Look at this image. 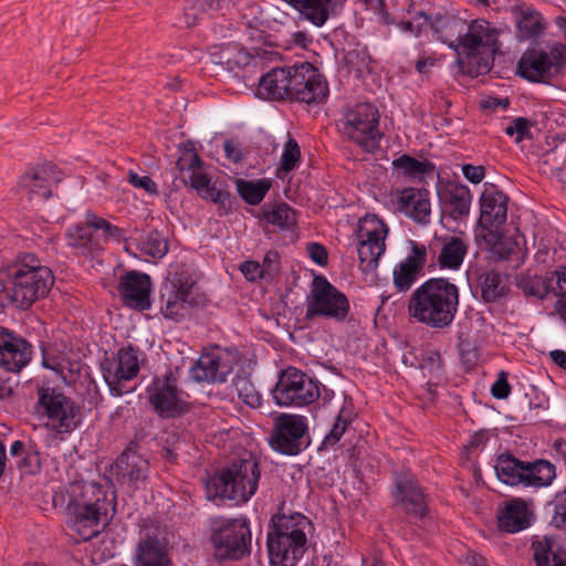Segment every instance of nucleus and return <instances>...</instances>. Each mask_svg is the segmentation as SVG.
<instances>
[{
    "mask_svg": "<svg viewBox=\"0 0 566 566\" xmlns=\"http://www.w3.org/2000/svg\"><path fill=\"white\" fill-rule=\"evenodd\" d=\"M251 531L245 517L210 520V543L217 560H240L251 553Z\"/></svg>",
    "mask_w": 566,
    "mask_h": 566,
    "instance_id": "obj_8",
    "label": "nucleus"
},
{
    "mask_svg": "<svg viewBox=\"0 0 566 566\" xmlns=\"http://www.w3.org/2000/svg\"><path fill=\"white\" fill-rule=\"evenodd\" d=\"M334 392L323 387L317 380L295 367H289L280 374L273 389V399L279 406H307L322 397L331 400Z\"/></svg>",
    "mask_w": 566,
    "mask_h": 566,
    "instance_id": "obj_10",
    "label": "nucleus"
},
{
    "mask_svg": "<svg viewBox=\"0 0 566 566\" xmlns=\"http://www.w3.org/2000/svg\"><path fill=\"white\" fill-rule=\"evenodd\" d=\"M515 21V35L520 41L539 38L545 29V19L539 11L525 2H516L511 8Z\"/></svg>",
    "mask_w": 566,
    "mask_h": 566,
    "instance_id": "obj_28",
    "label": "nucleus"
},
{
    "mask_svg": "<svg viewBox=\"0 0 566 566\" xmlns=\"http://www.w3.org/2000/svg\"><path fill=\"white\" fill-rule=\"evenodd\" d=\"M111 507L107 491L96 482H75L67 490V524L84 542L99 535L109 524Z\"/></svg>",
    "mask_w": 566,
    "mask_h": 566,
    "instance_id": "obj_1",
    "label": "nucleus"
},
{
    "mask_svg": "<svg viewBox=\"0 0 566 566\" xmlns=\"http://www.w3.org/2000/svg\"><path fill=\"white\" fill-rule=\"evenodd\" d=\"M499 527L506 533H516L530 525L526 503L521 499L512 500L497 516Z\"/></svg>",
    "mask_w": 566,
    "mask_h": 566,
    "instance_id": "obj_39",
    "label": "nucleus"
},
{
    "mask_svg": "<svg viewBox=\"0 0 566 566\" xmlns=\"http://www.w3.org/2000/svg\"><path fill=\"white\" fill-rule=\"evenodd\" d=\"M394 167L405 177L422 180L434 171V165L429 160H418L409 155H401L392 161Z\"/></svg>",
    "mask_w": 566,
    "mask_h": 566,
    "instance_id": "obj_46",
    "label": "nucleus"
},
{
    "mask_svg": "<svg viewBox=\"0 0 566 566\" xmlns=\"http://www.w3.org/2000/svg\"><path fill=\"white\" fill-rule=\"evenodd\" d=\"M391 495L395 503L409 516L423 520L428 513V494L413 473L407 470L394 472Z\"/></svg>",
    "mask_w": 566,
    "mask_h": 566,
    "instance_id": "obj_19",
    "label": "nucleus"
},
{
    "mask_svg": "<svg viewBox=\"0 0 566 566\" xmlns=\"http://www.w3.org/2000/svg\"><path fill=\"white\" fill-rule=\"evenodd\" d=\"M532 549L536 566H566V551L552 538L534 541Z\"/></svg>",
    "mask_w": 566,
    "mask_h": 566,
    "instance_id": "obj_40",
    "label": "nucleus"
},
{
    "mask_svg": "<svg viewBox=\"0 0 566 566\" xmlns=\"http://www.w3.org/2000/svg\"><path fill=\"white\" fill-rule=\"evenodd\" d=\"M95 216L87 211L84 222L76 223L67 228L65 232L66 244L81 255L94 256L102 251V240L99 231L93 227L94 221L90 220Z\"/></svg>",
    "mask_w": 566,
    "mask_h": 566,
    "instance_id": "obj_26",
    "label": "nucleus"
},
{
    "mask_svg": "<svg viewBox=\"0 0 566 566\" xmlns=\"http://www.w3.org/2000/svg\"><path fill=\"white\" fill-rule=\"evenodd\" d=\"M308 523V520L298 513L293 515H277L273 518V532L271 533L280 536L281 543L290 539L295 546H305V527Z\"/></svg>",
    "mask_w": 566,
    "mask_h": 566,
    "instance_id": "obj_35",
    "label": "nucleus"
},
{
    "mask_svg": "<svg viewBox=\"0 0 566 566\" xmlns=\"http://www.w3.org/2000/svg\"><path fill=\"white\" fill-rule=\"evenodd\" d=\"M160 303L165 318L180 322L203 306L206 297L189 270L180 268L161 285Z\"/></svg>",
    "mask_w": 566,
    "mask_h": 566,
    "instance_id": "obj_6",
    "label": "nucleus"
},
{
    "mask_svg": "<svg viewBox=\"0 0 566 566\" xmlns=\"http://www.w3.org/2000/svg\"><path fill=\"white\" fill-rule=\"evenodd\" d=\"M60 181V171L54 164L49 163L27 171L20 179V187L30 200H46Z\"/></svg>",
    "mask_w": 566,
    "mask_h": 566,
    "instance_id": "obj_25",
    "label": "nucleus"
},
{
    "mask_svg": "<svg viewBox=\"0 0 566 566\" xmlns=\"http://www.w3.org/2000/svg\"><path fill=\"white\" fill-rule=\"evenodd\" d=\"M6 272L10 300L21 310L45 297L54 283L52 271L32 253L20 255Z\"/></svg>",
    "mask_w": 566,
    "mask_h": 566,
    "instance_id": "obj_3",
    "label": "nucleus"
},
{
    "mask_svg": "<svg viewBox=\"0 0 566 566\" xmlns=\"http://www.w3.org/2000/svg\"><path fill=\"white\" fill-rule=\"evenodd\" d=\"M293 70L294 65L270 70L259 81L258 95L264 98L291 99Z\"/></svg>",
    "mask_w": 566,
    "mask_h": 566,
    "instance_id": "obj_32",
    "label": "nucleus"
},
{
    "mask_svg": "<svg viewBox=\"0 0 566 566\" xmlns=\"http://www.w3.org/2000/svg\"><path fill=\"white\" fill-rule=\"evenodd\" d=\"M429 197L430 192L424 188H406L398 197L399 209L416 222L427 224L431 213Z\"/></svg>",
    "mask_w": 566,
    "mask_h": 566,
    "instance_id": "obj_33",
    "label": "nucleus"
},
{
    "mask_svg": "<svg viewBox=\"0 0 566 566\" xmlns=\"http://www.w3.org/2000/svg\"><path fill=\"white\" fill-rule=\"evenodd\" d=\"M233 386L240 400L247 406L251 408H259L261 406L262 397L249 376L237 375L233 379Z\"/></svg>",
    "mask_w": 566,
    "mask_h": 566,
    "instance_id": "obj_49",
    "label": "nucleus"
},
{
    "mask_svg": "<svg viewBox=\"0 0 566 566\" xmlns=\"http://www.w3.org/2000/svg\"><path fill=\"white\" fill-rule=\"evenodd\" d=\"M478 287L485 303H493L506 293V283L496 270H485L478 275Z\"/></svg>",
    "mask_w": 566,
    "mask_h": 566,
    "instance_id": "obj_41",
    "label": "nucleus"
},
{
    "mask_svg": "<svg viewBox=\"0 0 566 566\" xmlns=\"http://www.w3.org/2000/svg\"><path fill=\"white\" fill-rule=\"evenodd\" d=\"M32 346L21 336L0 326V366L7 371H19L31 360Z\"/></svg>",
    "mask_w": 566,
    "mask_h": 566,
    "instance_id": "obj_24",
    "label": "nucleus"
},
{
    "mask_svg": "<svg viewBox=\"0 0 566 566\" xmlns=\"http://www.w3.org/2000/svg\"><path fill=\"white\" fill-rule=\"evenodd\" d=\"M509 197L494 184L486 182L480 197L479 227L496 235L507 219Z\"/></svg>",
    "mask_w": 566,
    "mask_h": 566,
    "instance_id": "obj_22",
    "label": "nucleus"
},
{
    "mask_svg": "<svg viewBox=\"0 0 566 566\" xmlns=\"http://www.w3.org/2000/svg\"><path fill=\"white\" fill-rule=\"evenodd\" d=\"M22 465L30 473H35V472L40 471V469H41L40 452L34 447H30L27 450L25 457L22 460Z\"/></svg>",
    "mask_w": 566,
    "mask_h": 566,
    "instance_id": "obj_60",
    "label": "nucleus"
},
{
    "mask_svg": "<svg viewBox=\"0 0 566 566\" xmlns=\"http://www.w3.org/2000/svg\"><path fill=\"white\" fill-rule=\"evenodd\" d=\"M239 359L235 349L217 348L203 353L190 369L191 378L198 382H224Z\"/></svg>",
    "mask_w": 566,
    "mask_h": 566,
    "instance_id": "obj_20",
    "label": "nucleus"
},
{
    "mask_svg": "<svg viewBox=\"0 0 566 566\" xmlns=\"http://www.w3.org/2000/svg\"><path fill=\"white\" fill-rule=\"evenodd\" d=\"M228 0H191L185 8L186 24L191 28L223 9Z\"/></svg>",
    "mask_w": 566,
    "mask_h": 566,
    "instance_id": "obj_43",
    "label": "nucleus"
},
{
    "mask_svg": "<svg viewBox=\"0 0 566 566\" xmlns=\"http://www.w3.org/2000/svg\"><path fill=\"white\" fill-rule=\"evenodd\" d=\"M305 306L306 319L323 317L337 323L345 322L350 311L347 296L323 275L314 277Z\"/></svg>",
    "mask_w": 566,
    "mask_h": 566,
    "instance_id": "obj_11",
    "label": "nucleus"
},
{
    "mask_svg": "<svg viewBox=\"0 0 566 566\" xmlns=\"http://www.w3.org/2000/svg\"><path fill=\"white\" fill-rule=\"evenodd\" d=\"M260 474L259 462L249 455L216 473L208 481L207 491L213 497L245 503L255 494Z\"/></svg>",
    "mask_w": 566,
    "mask_h": 566,
    "instance_id": "obj_5",
    "label": "nucleus"
},
{
    "mask_svg": "<svg viewBox=\"0 0 566 566\" xmlns=\"http://www.w3.org/2000/svg\"><path fill=\"white\" fill-rule=\"evenodd\" d=\"M127 180L133 187L144 189L148 195H158V187L149 176H138L135 171L129 170Z\"/></svg>",
    "mask_w": 566,
    "mask_h": 566,
    "instance_id": "obj_55",
    "label": "nucleus"
},
{
    "mask_svg": "<svg viewBox=\"0 0 566 566\" xmlns=\"http://www.w3.org/2000/svg\"><path fill=\"white\" fill-rule=\"evenodd\" d=\"M136 244L143 254L154 259H163L169 250L167 237L156 229L140 235Z\"/></svg>",
    "mask_w": 566,
    "mask_h": 566,
    "instance_id": "obj_47",
    "label": "nucleus"
},
{
    "mask_svg": "<svg viewBox=\"0 0 566 566\" xmlns=\"http://www.w3.org/2000/svg\"><path fill=\"white\" fill-rule=\"evenodd\" d=\"M307 420L303 416L281 413L273 420L270 447L282 454L296 455L308 446Z\"/></svg>",
    "mask_w": 566,
    "mask_h": 566,
    "instance_id": "obj_18",
    "label": "nucleus"
},
{
    "mask_svg": "<svg viewBox=\"0 0 566 566\" xmlns=\"http://www.w3.org/2000/svg\"><path fill=\"white\" fill-rule=\"evenodd\" d=\"M240 271L249 281H255L258 279H264V269L256 261H244L240 265Z\"/></svg>",
    "mask_w": 566,
    "mask_h": 566,
    "instance_id": "obj_58",
    "label": "nucleus"
},
{
    "mask_svg": "<svg viewBox=\"0 0 566 566\" xmlns=\"http://www.w3.org/2000/svg\"><path fill=\"white\" fill-rule=\"evenodd\" d=\"M140 356L142 352L137 347L128 345L101 364L103 378L112 396L120 397L135 390L130 382L140 370Z\"/></svg>",
    "mask_w": 566,
    "mask_h": 566,
    "instance_id": "obj_12",
    "label": "nucleus"
},
{
    "mask_svg": "<svg viewBox=\"0 0 566 566\" xmlns=\"http://www.w3.org/2000/svg\"><path fill=\"white\" fill-rule=\"evenodd\" d=\"M355 418L356 412L354 410L353 400L348 399L347 397H344L343 405L338 411V415L335 418L334 424L322 442L324 448L335 446L340 440L347 427L352 423V421Z\"/></svg>",
    "mask_w": 566,
    "mask_h": 566,
    "instance_id": "obj_42",
    "label": "nucleus"
},
{
    "mask_svg": "<svg viewBox=\"0 0 566 566\" xmlns=\"http://www.w3.org/2000/svg\"><path fill=\"white\" fill-rule=\"evenodd\" d=\"M35 411L46 418V428L56 433L72 432L77 426L73 400L55 388H38Z\"/></svg>",
    "mask_w": 566,
    "mask_h": 566,
    "instance_id": "obj_14",
    "label": "nucleus"
},
{
    "mask_svg": "<svg viewBox=\"0 0 566 566\" xmlns=\"http://www.w3.org/2000/svg\"><path fill=\"white\" fill-rule=\"evenodd\" d=\"M417 23L412 21H401L398 23V28L405 32L410 33L415 36L421 35L422 31L430 24V18L422 11H419L416 15Z\"/></svg>",
    "mask_w": 566,
    "mask_h": 566,
    "instance_id": "obj_54",
    "label": "nucleus"
},
{
    "mask_svg": "<svg viewBox=\"0 0 566 566\" xmlns=\"http://www.w3.org/2000/svg\"><path fill=\"white\" fill-rule=\"evenodd\" d=\"M148 472V460L132 447L126 448L116 460L115 474L122 484L137 488L139 482L147 479Z\"/></svg>",
    "mask_w": 566,
    "mask_h": 566,
    "instance_id": "obj_29",
    "label": "nucleus"
},
{
    "mask_svg": "<svg viewBox=\"0 0 566 566\" xmlns=\"http://www.w3.org/2000/svg\"><path fill=\"white\" fill-rule=\"evenodd\" d=\"M176 166L180 172L182 184L196 190L201 199L218 205L219 209L224 210V212L231 209L230 192L222 182L213 181L205 171L203 161L191 144L180 148Z\"/></svg>",
    "mask_w": 566,
    "mask_h": 566,
    "instance_id": "obj_7",
    "label": "nucleus"
},
{
    "mask_svg": "<svg viewBox=\"0 0 566 566\" xmlns=\"http://www.w3.org/2000/svg\"><path fill=\"white\" fill-rule=\"evenodd\" d=\"M117 291L124 305L133 310L143 312L151 306V281L146 273L135 270L126 272L119 279Z\"/></svg>",
    "mask_w": 566,
    "mask_h": 566,
    "instance_id": "obj_23",
    "label": "nucleus"
},
{
    "mask_svg": "<svg viewBox=\"0 0 566 566\" xmlns=\"http://www.w3.org/2000/svg\"><path fill=\"white\" fill-rule=\"evenodd\" d=\"M379 112L371 103H358L348 108L342 119V132L361 148L371 151L379 147Z\"/></svg>",
    "mask_w": 566,
    "mask_h": 566,
    "instance_id": "obj_13",
    "label": "nucleus"
},
{
    "mask_svg": "<svg viewBox=\"0 0 566 566\" xmlns=\"http://www.w3.org/2000/svg\"><path fill=\"white\" fill-rule=\"evenodd\" d=\"M460 302L459 287L444 277H432L419 285L408 301V314L433 329L452 325Z\"/></svg>",
    "mask_w": 566,
    "mask_h": 566,
    "instance_id": "obj_2",
    "label": "nucleus"
},
{
    "mask_svg": "<svg viewBox=\"0 0 566 566\" xmlns=\"http://www.w3.org/2000/svg\"><path fill=\"white\" fill-rule=\"evenodd\" d=\"M268 551L270 562L280 566H295L304 553V546H295L290 539L281 543V537L268 534Z\"/></svg>",
    "mask_w": 566,
    "mask_h": 566,
    "instance_id": "obj_38",
    "label": "nucleus"
},
{
    "mask_svg": "<svg viewBox=\"0 0 566 566\" xmlns=\"http://www.w3.org/2000/svg\"><path fill=\"white\" fill-rule=\"evenodd\" d=\"M494 470L497 479L510 486L539 489L552 484L555 465L547 460L522 461L509 452L496 457Z\"/></svg>",
    "mask_w": 566,
    "mask_h": 566,
    "instance_id": "obj_9",
    "label": "nucleus"
},
{
    "mask_svg": "<svg viewBox=\"0 0 566 566\" xmlns=\"http://www.w3.org/2000/svg\"><path fill=\"white\" fill-rule=\"evenodd\" d=\"M279 253L274 250H270L265 253L261 268L264 269V276H271L273 272L277 270Z\"/></svg>",
    "mask_w": 566,
    "mask_h": 566,
    "instance_id": "obj_62",
    "label": "nucleus"
},
{
    "mask_svg": "<svg viewBox=\"0 0 566 566\" xmlns=\"http://www.w3.org/2000/svg\"><path fill=\"white\" fill-rule=\"evenodd\" d=\"M135 566H174L167 545L157 537L146 536L136 548Z\"/></svg>",
    "mask_w": 566,
    "mask_h": 566,
    "instance_id": "obj_34",
    "label": "nucleus"
},
{
    "mask_svg": "<svg viewBox=\"0 0 566 566\" xmlns=\"http://www.w3.org/2000/svg\"><path fill=\"white\" fill-rule=\"evenodd\" d=\"M437 38L453 49L461 56V42L467 24L455 17H442L429 24Z\"/></svg>",
    "mask_w": 566,
    "mask_h": 566,
    "instance_id": "obj_36",
    "label": "nucleus"
},
{
    "mask_svg": "<svg viewBox=\"0 0 566 566\" xmlns=\"http://www.w3.org/2000/svg\"><path fill=\"white\" fill-rule=\"evenodd\" d=\"M463 176L472 184H480L485 177V168L481 165L474 166L471 164L462 165Z\"/></svg>",
    "mask_w": 566,
    "mask_h": 566,
    "instance_id": "obj_61",
    "label": "nucleus"
},
{
    "mask_svg": "<svg viewBox=\"0 0 566 566\" xmlns=\"http://www.w3.org/2000/svg\"><path fill=\"white\" fill-rule=\"evenodd\" d=\"M248 62V55L244 53H235L231 56L230 52H222L220 56V64H224L230 72H237Z\"/></svg>",
    "mask_w": 566,
    "mask_h": 566,
    "instance_id": "obj_56",
    "label": "nucleus"
},
{
    "mask_svg": "<svg viewBox=\"0 0 566 566\" xmlns=\"http://www.w3.org/2000/svg\"><path fill=\"white\" fill-rule=\"evenodd\" d=\"M531 123L525 117H517L513 119L507 127H505V134L509 136H515V142L521 143L530 132Z\"/></svg>",
    "mask_w": 566,
    "mask_h": 566,
    "instance_id": "obj_53",
    "label": "nucleus"
},
{
    "mask_svg": "<svg viewBox=\"0 0 566 566\" xmlns=\"http://www.w3.org/2000/svg\"><path fill=\"white\" fill-rule=\"evenodd\" d=\"M301 161V148L297 142L289 135L281 156L280 170L291 172L295 170Z\"/></svg>",
    "mask_w": 566,
    "mask_h": 566,
    "instance_id": "obj_50",
    "label": "nucleus"
},
{
    "mask_svg": "<svg viewBox=\"0 0 566 566\" xmlns=\"http://www.w3.org/2000/svg\"><path fill=\"white\" fill-rule=\"evenodd\" d=\"M554 281L556 282V277L553 274L551 277L522 275L517 280V287L525 296L543 300L551 292L558 295L557 285H553Z\"/></svg>",
    "mask_w": 566,
    "mask_h": 566,
    "instance_id": "obj_44",
    "label": "nucleus"
},
{
    "mask_svg": "<svg viewBox=\"0 0 566 566\" xmlns=\"http://www.w3.org/2000/svg\"><path fill=\"white\" fill-rule=\"evenodd\" d=\"M147 391L150 406L163 419L176 418L189 410L186 395L170 369L163 376H155Z\"/></svg>",
    "mask_w": 566,
    "mask_h": 566,
    "instance_id": "obj_17",
    "label": "nucleus"
},
{
    "mask_svg": "<svg viewBox=\"0 0 566 566\" xmlns=\"http://www.w3.org/2000/svg\"><path fill=\"white\" fill-rule=\"evenodd\" d=\"M438 196L446 213L453 220H460L469 214L472 195L468 186L449 182L438 189Z\"/></svg>",
    "mask_w": 566,
    "mask_h": 566,
    "instance_id": "obj_31",
    "label": "nucleus"
},
{
    "mask_svg": "<svg viewBox=\"0 0 566 566\" xmlns=\"http://www.w3.org/2000/svg\"><path fill=\"white\" fill-rule=\"evenodd\" d=\"M271 188L269 179L252 180H237V190L240 197L249 205H259Z\"/></svg>",
    "mask_w": 566,
    "mask_h": 566,
    "instance_id": "obj_48",
    "label": "nucleus"
},
{
    "mask_svg": "<svg viewBox=\"0 0 566 566\" xmlns=\"http://www.w3.org/2000/svg\"><path fill=\"white\" fill-rule=\"evenodd\" d=\"M500 31L489 21L476 19L467 25L458 59L462 73L478 77L489 73L500 51Z\"/></svg>",
    "mask_w": 566,
    "mask_h": 566,
    "instance_id": "obj_4",
    "label": "nucleus"
},
{
    "mask_svg": "<svg viewBox=\"0 0 566 566\" xmlns=\"http://www.w3.org/2000/svg\"><path fill=\"white\" fill-rule=\"evenodd\" d=\"M387 224L376 216H365L358 221L356 237L359 269L373 273L378 268L380 256L386 250Z\"/></svg>",
    "mask_w": 566,
    "mask_h": 566,
    "instance_id": "obj_15",
    "label": "nucleus"
},
{
    "mask_svg": "<svg viewBox=\"0 0 566 566\" xmlns=\"http://www.w3.org/2000/svg\"><path fill=\"white\" fill-rule=\"evenodd\" d=\"M261 218L281 230H291L296 223L294 210L285 202L263 206Z\"/></svg>",
    "mask_w": 566,
    "mask_h": 566,
    "instance_id": "obj_45",
    "label": "nucleus"
},
{
    "mask_svg": "<svg viewBox=\"0 0 566 566\" xmlns=\"http://www.w3.org/2000/svg\"><path fill=\"white\" fill-rule=\"evenodd\" d=\"M303 19L323 27L331 17L339 13L345 0H285Z\"/></svg>",
    "mask_w": 566,
    "mask_h": 566,
    "instance_id": "obj_30",
    "label": "nucleus"
},
{
    "mask_svg": "<svg viewBox=\"0 0 566 566\" xmlns=\"http://www.w3.org/2000/svg\"><path fill=\"white\" fill-rule=\"evenodd\" d=\"M491 394L496 399H506L511 394V386L507 381V374L505 371H500L497 374V379L491 387Z\"/></svg>",
    "mask_w": 566,
    "mask_h": 566,
    "instance_id": "obj_57",
    "label": "nucleus"
},
{
    "mask_svg": "<svg viewBox=\"0 0 566 566\" xmlns=\"http://www.w3.org/2000/svg\"><path fill=\"white\" fill-rule=\"evenodd\" d=\"M553 275L556 277L558 296L566 295V266H559L554 272Z\"/></svg>",
    "mask_w": 566,
    "mask_h": 566,
    "instance_id": "obj_64",
    "label": "nucleus"
},
{
    "mask_svg": "<svg viewBox=\"0 0 566 566\" xmlns=\"http://www.w3.org/2000/svg\"><path fill=\"white\" fill-rule=\"evenodd\" d=\"M223 149L226 157L231 160L232 163H240L242 160L243 154L241 148L239 147V144L233 142L232 139H227L223 143Z\"/></svg>",
    "mask_w": 566,
    "mask_h": 566,
    "instance_id": "obj_63",
    "label": "nucleus"
},
{
    "mask_svg": "<svg viewBox=\"0 0 566 566\" xmlns=\"http://www.w3.org/2000/svg\"><path fill=\"white\" fill-rule=\"evenodd\" d=\"M551 504L554 506L551 524L566 531V489L558 492Z\"/></svg>",
    "mask_w": 566,
    "mask_h": 566,
    "instance_id": "obj_52",
    "label": "nucleus"
},
{
    "mask_svg": "<svg viewBox=\"0 0 566 566\" xmlns=\"http://www.w3.org/2000/svg\"><path fill=\"white\" fill-rule=\"evenodd\" d=\"M327 94V83L316 67L308 62L294 64L291 101L319 104L326 98Z\"/></svg>",
    "mask_w": 566,
    "mask_h": 566,
    "instance_id": "obj_21",
    "label": "nucleus"
},
{
    "mask_svg": "<svg viewBox=\"0 0 566 566\" xmlns=\"http://www.w3.org/2000/svg\"><path fill=\"white\" fill-rule=\"evenodd\" d=\"M306 251L314 263L322 266L327 264L328 254L326 249L322 244L316 242L308 243Z\"/></svg>",
    "mask_w": 566,
    "mask_h": 566,
    "instance_id": "obj_59",
    "label": "nucleus"
},
{
    "mask_svg": "<svg viewBox=\"0 0 566 566\" xmlns=\"http://www.w3.org/2000/svg\"><path fill=\"white\" fill-rule=\"evenodd\" d=\"M566 63V45L555 42L541 50L527 51L518 62L521 76L532 82H545L562 73Z\"/></svg>",
    "mask_w": 566,
    "mask_h": 566,
    "instance_id": "obj_16",
    "label": "nucleus"
},
{
    "mask_svg": "<svg viewBox=\"0 0 566 566\" xmlns=\"http://www.w3.org/2000/svg\"><path fill=\"white\" fill-rule=\"evenodd\" d=\"M468 242L457 235H447L442 238L441 249L437 258L440 269L458 270L468 253Z\"/></svg>",
    "mask_w": 566,
    "mask_h": 566,
    "instance_id": "obj_37",
    "label": "nucleus"
},
{
    "mask_svg": "<svg viewBox=\"0 0 566 566\" xmlns=\"http://www.w3.org/2000/svg\"><path fill=\"white\" fill-rule=\"evenodd\" d=\"M426 258V247L412 242L411 253L394 269L392 282L398 292L411 289L423 271Z\"/></svg>",
    "mask_w": 566,
    "mask_h": 566,
    "instance_id": "obj_27",
    "label": "nucleus"
},
{
    "mask_svg": "<svg viewBox=\"0 0 566 566\" xmlns=\"http://www.w3.org/2000/svg\"><path fill=\"white\" fill-rule=\"evenodd\" d=\"M90 220L94 221L93 227H95V229L99 231V237L103 238L102 249L104 248V244L111 239L117 242H119L120 240H125L123 229L118 228L117 226H113L107 220L96 214L91 216Z\"/></svg>",
    "mask_w": 566,
    "mask_h": 566,
    "instance_id": "obj_51",
    "label": "nucleus"
}]
</instances>
